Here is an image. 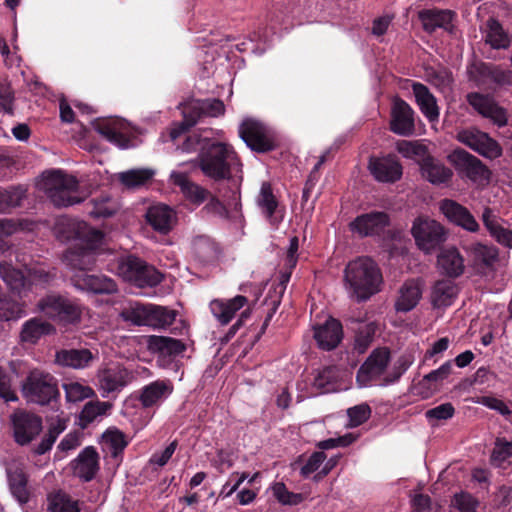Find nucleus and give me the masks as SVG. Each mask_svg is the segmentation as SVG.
<instances>
[{
  "instance_id": "f257e3e1",
  "label": "nucleus",
  "mask_w": 512,
  "mask_h": 512,
  "mask_svg": "<svg viewBox=\"0 0 512 512\" xmlns=\"http://www.w3.org/2000/svg\"><path fill=\"white\" fill-rule=\"evenodd\" d=\"M55 233L61 241H75L76 244L64 254L65 264L76 273H86L96 264L97 248L103 235L86 222L69 218L57 221Z\"/></svg>"
},
{
  "instance_id": "f03ea898",
  "label": "nucleus",
  "mask_w": 512,
  "mask_h": 512,
  "mask_svg": "<svg viewBox=\"0 0 512 512\" xmlns=\"http://www.w3.org/2000/svg\"><path fill=\"white\" fill-rule=\"evenodd\" d=\"M199 146L197 162L202 173L215 181L231 177V169L237 163V156L232 146L209 139H200L197 135L187 138L184 151H191Z\"/></svg>"
},
{
  "instance_id": "7ed1b4c3",
  "label": "nucleus",
  "mask_w": 512,
  "mask_h": 512,
  "mask_svg": "<svg viewBox=\"0 0 512 512\" xmlns=\"http://www.w3.org/2000/svg\"><path fill=\"white\" fill-rule=\"evenodd\" d=\"M344 284L350 297L362 302L381 291L383 276L371 258L358 257L347 264Z\"/></svg>"
},
{
  "instance_id": "20e7f679",
  "label": "nucleus",
  "mask_w": 512,
  "mask_h": 512,
  "mask_svg": "<svg viewBox=\"0 0 512 512\" xmlns=\"http://www.w3.org/2000/svg\"><path fill=\"white\" fill-rule=\"evenodd\" d=\"M38 187L56 207H67L83 201L78 195L77 178L61 170L43 173Z\"/></svg>"
},
{
  "instance_id": "39448f33",
  "label": "nucleus",
  "mask_w": 512,
  "mask_h": 512,
  "mask_svg": "<svg viewBox=\"0 0 512 512\" xmlns=\"http://www.w3.org/2000/svg\"><path fill=\"white\" fill-rule=\"evenodd\" d=\"M35 311L63 325L77 324L82 316V307L79 303L57 293H49L39 299Z\"/></svg>"
},
{
  "instance_id": "423d86ee",
  "label": "nucleus",
  "mask_w": 512,
  "mask_h": 512,
  "mask_svg": "<svg viewBox=\"0 0 512 512\" xmlns=\"http://www.w3.org/2000/svg\"><path fill=\"white\" fill-rule=\"evenodd\" d=\"M21 391L28 402L38 405H47L60 395L57 379L40 369L29 372L22 383Z\"/></svg>"
},
{
  "instance_id": "0eeeda50",
  "label": "nucleus",
  "mask_w": 512,
  "mask_h": 512,
  "mask_svg": "<svg viewBox=\"0 0 512 512\" xmlns=\"http://www.w3.org/2000/svg\"><path fill=\"white\" fill-rule=\"evenodd\" d=\"M118 274L124 280L141 288L157 286L163 279V275L157 269L134 255L119 260Z\"/></svg>"
},
{
  "instance_id": "6e6552de",
  "label": "nucleus",
  "mask_w": 512,
  "mask_h": 512,
  "mask_svg": "<svg viewBox=\"0 0 512 512\" xmlns=\"http://www.w3.org/2000/svg\"><path fill=\"white\" fill-rule=\"evenodd\" d=\"M225 107L218 99L193 100L183 105V121L170 132L173 140L194 126L201 116L217 117L224 113Z\"/></svg>"
},
{
  "instance_id": "1a4fd4ad",
  "label": "nucleus",
  "mask_w": 512,
  "mask_h": 512,
  "mask_svg": "<svg viewBox=\"0 0 512 512\" xmlns=\"http://www.w3.org/2000/svg\"><path fill=\"white\" fill-rule=\"evenodd\" d=\"M123 314L126 320L135 325L152 328H166L174 322L176 317L174 310L152 304L135 305Z\"/></svg>"
},
{
  "instance_id": "9d476101",
  "label": "nucleus",
  "mask_w": 512,
  "mask_h": 512,
  "mask_svg": "<svg viewBox=\"0 0 512 512\" xmlns=\"http://www.w3.org/2000/svg\"><path fill=\"white\" fill-rule=\"evenodd\" d=\"M411 233L417 247L429 254L440 247L446 240L444 227L434 219L418 217L414 220Z\"/></svg>"
},
{
  "instance_id": "9b49d317",
  "label": "nucleus",
  "mask_w": 512,
  "mask_h": 512,
  "mask_svg": "<svg viewBox=\"0 0 512 512\" xmlns=\"http://www.w3.org/2000/svg\"><path fill=\"white\" fill-rule=\"evenodd\" d=\"M239 134L247 146L257 152H267L276 146L274 132L257 120L243 121L239 128Z\"/></svg>"
},
{
  "instance_id": "f8f14e48",
  "label": "nucleus",
  "mask_w": 512,
  "mask_h": 512,
  "mask_svg": "<svg viewBox=\"0 0 512 512\" xmlns=\"http://www.w3.org/2000/svg\"><path fill=\"white\" fill-rule=\"evenodd\" d=\"M11 424L14 440L21 446L30 444L43 429L41 417L25 410L15 411L11 415Z\"/></svg>"
},
{
  "instance_id": "ddd939ff",
  "label": "nucleus",
  "mask_w": 512,
  "mask_h": 512,
  "mask_svg": "<svg viewBox=\"0 0 512 512\" xmlns=\"http://www.w3.org/2000/svg\"><path fill=\"white\" fill-rule=\"evenodd\" d=\"M390 362V351L387 348L375 349L361 365L357 373L360 387H368L380 380Z\"/></svg>"
},
{
  "instance_id": "4468645a",
  "label": "nucleus",
  "mask_w": 512,
  "mask_h": 512,
  "mask_svg": "<svg viewBox=\"0 0 512 512\" xmlns=\"http://www.w3.org/2000/svg\"><path fill=\"white\" fill-rule=\"evenodd\" d=\"M457 140L480 155L493 159L501 155L500 145L487 133L476 128H467L457 133Z\"/></svg>"
},
{
  "instance_id": "2eb2a0df",
  "label": "nucleus",
  "mask_w": 512,
  "mask_h": 512,
  "mask_svg": "<svg viewBox=\"0 0 512 512\" xmlns=\"http://www.w3.org/2000/svg\"><path fill=\"white\" fill-rule=\"evenodd\" d=\"M456 170L475 183H483L489 178V171L475 156L465 150H455L449 155Z\"/></svg>"
},
{
  "instance_id": "dca6fc26",
  "label": "nucleus",
  "mask_w": 512,
  "mask_h": 512,
  "mask_svg": "<svg viewBox=\"0 0 512 512\" xmlns=\"http://www.w3.org/2000/svg\"><path fill=\"white\" fill-rule=\"evenodd\" d=\"M97 378L102 397H108L112 393H119L127 386L133 380V374L118 365L99 370Z\"/></svg>"
},
{
  "instance_id": "f3484780",
  "label": "nucleus",
  "mask_w": 512,
  "mask_h": 512,
  "mask_svg": "<svg viewBox=\"0 0 512 512\" xmlns=\"http://www.w3.org/2000/svg\"><path fill=\"white\" fill-rule=\"evenodd\" d=\"M481 220L490 237L505 248L512 249V225L491 207H484Z\"/></svg>"
},
{
  "instance_id": "a211bd4d",
  "label": "nucleus",
  "mask_w": 512,
  "mask_h": 512,
  "mask_svg": "<svg viewBox=\"0 0 512 512\" xmlns=\"http://www.w3.org/2000/svg\"><path fill=\"white\" fill-rule=\"evenodd\" d=\"M478 86H511L512 71L491 63H480L471 72Z\"/></svg>"
},
{
  "instance_id": "6ab92c4d",
  "label": "nucleus",
  "mask_w": 512,
  "mask_h": 512,
  "mask_svg": "<svg viewBox=\"0 0 512 512\" xmlns=\"http://www.w3.org/2000/svg\"><path fill=\"white\" fill-rule=\"evenodd\" d=\"M73 475L83 482L92 481L100 470V456L93 446L85 447L70 462Z\"/></svg>"
},
{
  "instance_id": "aec40b11",
  "label": "nucleus",
  "mask_w": 512,
  "mask_h": 512,
  "mask_svg": "<svg viewBox=\"0 0 512 512\" xmlns=\"http://www.w3.org/2000/svg\"><path fill=\"white\" fill-rule=\"evenodd\" d=\"M368 169L374 179L382 183H394L400 180L403 174L402 165L391 155L371 158Z\"/></svg>"
},
{
  "instance_id": "412c9836",
  "label": "nucleus",
  "mask_w": 512,
  "mask_h": 512,
  "mask_svg": "<svg viewBox=\"0 0 512 512\" xmlns=\"http://www.w3.org/2000/svg\"><path fill=\"white\" fill-rule=\"evenodd\" d=\"M71 282L76 289L94 294H112L117 291L114 280L102 274L75 273Z\"/></svg>"
},
{
  "instance_id": "4be33fe9",
  "label": "nucleus",
  "mask_w": 512,
  "mask_h": 512,
  "mask_svg": "<svg viewBox=\"0 0 512 512\" xmlns=\"http://www.w3.org/2000/svg\"><path fill=\"white\" fill-rule=\"evenodd\" d=\"M96 131L115 146L126 149L130 147L131 129L122 119L104 120L96 125Z\"/></svg>"
},
{
  "instance_id": "5701e85b",
  "label": "nucleus",
  "mask_w": 512,
  "mask_h": 512,
  "mask_svg": "<svg viewBox=\"0 0 512 512\" xmlns=\"http://www.w3.org/2000/svg\"><path fill=\"white\" fill-rule=\"evenodd\" d=\"M440 211L452 223L461 228L475 233L480 226L471 212L458 202L451 199H444L440 202Z\"/></svg>"
},
{
  "instance_id": "b1692460",
  "label": "nucleus",
  "mask_w": 512,
  "mask_h": 512,
  "mask_svg": "<svg viewBox=\"0 0 512 512\" xmlns=\"http://www.w3.org/2000/svg\"><path fill=\"white\" fill-rule=\"evenodd\" d=\"M256 203L270 225L277 228L284 218V212L279 208L278 200L273 194L269 182H263L261 184Z\"/></svg>"
},
{
  "instance_id": "393cba45",
  "label": "nucleus",
  "mask_w": 512,
  "mask_h": 512,
  "mask_svg": "<svg viewBox=\"0 0 512 512\" xmlns=\"http://www.w3.org/2000/svg\"><path fill=\"white\" fill-rule=\"evenodd\" d=\"M9 490L16 501L24 505L29 502L28 477L22 464L12 461L6 466Z\"/></svg>"
},
{
  "instance_id": "a878e982",
  "label": "nucleus",
  "mask_w": 512,
  "mask_h": 512,
  "mask_svg": "<svg viewBox=\"0 0 512 512\" xmlns=\"http://www.w3.org/2000/svg\"><path fill=\"white\" fill-rule=\"evenodd\" d=\"M146 222L159 234H168L177 222L176 212L165 204L150 206L145 214Z\"/></svg>"
},
{
  "instance_id": "bb28decb",
  "label": "nucleus",
  "mask_w": 512,
  "mask_h": 512,
  "mask_svg": "<svg viewBox=\"0 0 512 512\" xmlns=\"http://www.w3.org/2000/svg\"><path fill=\"white\" fill-rule=\"evenodd\" d=\"M391 130L401 136H409L414 132V111L402 99H395L391 110Z\"/></svg>"
},
{
  "instance_id": "cd10ccee",
  "label": "nucleus",
  "mask_w": 512,
  "mask_h": 512,
  "mask_svg": "<svg viewBox=\"0 0 512 512\" xmlns=\"http://www.w3.org/2000/svg\"><path fill=\"white\" fill-rule=\"evenodd\" d=\"M423 281L419 278L406 280L398 291L394 307L397 312L413 310L422 298Z\"/></svg>"
},
{
  "instance_id": "c85d7f7f",
  "label": "nucleus",
  "mask_w": 512,
  "mask_h": 512,
  "mask_svg": "<svg viewBox=\"0 0 512 512\" xmlns=\"http://www.w3.org/2000/svg\"><path fill=\"white\" fill-rule=\"evenodd\" d=\"M455 13L451 10L428 9L419 13V19L425 31L432 33L440 28L452 34L454 32Z\"/></svg>"
},
{
  "instance_id": "c756f323",
  "label": "nucleus",
  "mask_w": 512,
  "mask_h": 512,
  "mask_svg": "<svg viewBox=\"0 0 512 512\" xmlns=\"http://www.w3.org/2000/svg\"><path fill=\"white\" fill-rule=\"evenodd\" d=\"M389 223L385 212L374 211L358 216L350 224L351 231L360 236H370L381 232Z\"/></svg>"
},
{
  "instance_id": "7c9ffc66",
  "label": "nucleus",
  "mask_w": 512,
  "mask_h": 512,
  "mask_svg": "<svg viewBox=\"0 0 512 512\" xmlns=\"http://www.w3.org/2000/svg\"><path fill=\"white\" fill-rule=\"evenodd\" d=\"M170 179L175 186L179 187L186 200L195 205H201L210 196L207 189L192 182L184 172L173 171L170 175Z\"/></svg>"
},
{
  "instance_id": "2f4dec72",
  "label": "nucleus",
  "mask_w": 512,
  "mask_h": 512,
  "mask_svg": "<svg viewBox=\"0 0 512 512\" xmlns=\"http://www.w3.org/2000/svg\"><path fill=\"white\" fill-rule=\"evenodd\" d=\"M314 338L323 350L334 349L342 339L341 323L329 317L321 325L314 327Z\"/></svg>"
},
{
  "instance_id": "473e14b6",
  "label": "nucleus",
  "mask_w": 512,
  "mask_h": 512,
  "mask_svg": "<svg viewBox=\"0 0 512 512\" xmlns=\"http://www.w3.org/2000/svg\"><path fill=\"white\" fill-rule=\"evenodd\" d=\"M467 101L484 117L494 120L499 125H504L506 123L504 110L496 104L492 97L474 92L467 95Z\"/></svg>"
},
{
  "instance_id": "72a5a7b5",
  "label": "nucleus",
  "mask_w": 512,
  "mask_h": 512,
  "mask_svg": "<svg viewBox=\"0 0 512 512\" xmlns=\"http://www.w3.org/2000/svg\"><path fill=\"white\" fill-rule=\"evenodd\" d=\"M98 358L89 349H62L55 354V363L73 369H85Z\"/></svg>"
},
{
  "instance_id": "f704fd0d",
  "label": "nucleus",
  "mask_w": 512,
  "mask_h": 512,
  "mask_svg": "<svg viewBox=\"0 0 512 512\" xmlns=\"http://www.w3.org/2000/svg\"><path fill=\"white\" fill-rule=\"evenodd\" d=\"M248 303L245 296L237 295L229 300L216 299L210 303L214 317L222 324H228L235 314Z\"/></svg>"
},
{
  "instance_id": "c9c22d12",
  "label": "nucleus",
  "mask_w": 512,
  "mask_h": 512,
  "mask_svg": "<svg viewBox=\"0 0 512 512\" xmlns=\"http://www.w3.org/2000/svg\"><path fill=\"white\" fill-rule=\"evenodd\" d=\"M458 292V286L452 280H439L431 288V304L436 309H445L453 304Z\"/></svg>"
},
{
  "instance_id": "e433bc0d",
  "label": "nucleus",
  "mask_w": 512,
  "mask_h": 512,
  "mask_svg": "<svg viewBox=\"0 0 512 512\" xmlns=\"http://www.w3.org/2000/svg\"><path fill=\"white\" fill-rule=\"evenodd\" d=\"M173 391V385L169 380H156L141 390L139 400L143 407L150 408L160 404Z\"/></svg>"
},
{
  "instance_id": "4c0bfd02",
  "label": "nucleus",
  "mask_w": 512,
  "mask_h": 512,
  "mask_svg": "<svg viewBox=\"0 0 512 512\" xmlns=\"http://www.w3.org/2000/svg\"><path fill=\"white\" fill-rule=\"evenodd\" d=\"M412 91L415 101L423 115L430 122L437 121L439 118V107L434 95L424 84L419 82L412 83Z\"/></svg>"
},
{
  "instance_id": "58836bf2",
  "label": "nucleus",
  "mask_w": 512,
  "mask_h": 512,
  "mask_svg": "<svg viewBox=\"0 0 512 512\" xmlns=\"http://www.w3.org/2000/svg\"><path fill=\"white\" fill-rule=\"evenodd\" d=\"M148 350L158 354L160 357H175L182 354L186 346L175 338L165 336H149L147 339Z\"/></svg>"
},
{
  "instance_id": "ea45409f",
  "label": "nucleus",
  "mask_w": 512,
  "mask_h": 512,
  "mask_svg": "<svg viewBox=\"0 0 512 512\" xmlns=\"http://www.w3.org/2000/svg\"><path fill=\"white\" fill-rule=\"evenodd\" d=\"M56 332L55 327L38 317H33L22 325L20 340L24 343L36 344L41 337L52 335Z\"/></svg>"
},
{
  "instance_id": "a19ab883",
  "label": "nucleus",
  "mask_w": 512,
  "mask_h": 512,
  "mask_svg": "<svg viewBox=\"0 0 512 512\" xmlns=\"http://www.w3.org/2000/svg\"><path fill=\"white\" fill-rule=\"evenodd\" d=\"M423 178L434 185L445 184L450 181L453 172L433 157H425L420 163Z\"/></svg>"
},
{
  "instance_id": "79ce46f5",
  "label": "nucleus",
  "mask_w": 512,
  "mask_h": 512,
  "mask_svg": "<svg viewBox=\"0 0 512 512\" xmlns=\"http://www.w3.org/2000/svg\"><path fill=\"white\" fill-rule=\"evenodd\" d=\"M439 269L450 277H458L464 271V259L460 252L450 247L444 249L437 259Z\"/></svg>"
},
{
  "instance_id": "37998d69",
  "label": "nucleus",
  "mask_w": 512,
  "mask_h": 512,
  "mask_svg": "<svg viewBox=\"0 0 512 512\" xmlns=\"http://www.w3.org/2000/svg\"><path fill=\"white\" fill-rule=\"evenodd\" d=\"M0 276L7 287L19 296L28 292L27 278L22 271L14 268L10 263H0Z\"/></svg>"
},
{
  "instance_id": "c03bdc74",
  "label": "nucleus",
  "mask_w": 512,
  "mask_h": 512,
  "mask_svg": "<svg viewBox=\"0 0 512 512\" xmlns=\"http://www.w3.org/2000/svg\"><path fill=\"white\" fill-rule=\"evenodd\" d=\"M28 291L32 286L42 289L49 286L56 278L54 270H48L44 264H32L26 267Z\"/></svg>"
},
{
  "instance_id": "a18cd8bd",
  "label": "nucleus",
  "mask_w": 512,
  "mask_h": 512,
  "mask_svg": "<svg viewBox=\"0 0 512 512\" xmlns=\"http://www.w3.org/2000/svg\"><path fill=\"white\" fill-rule=\"evenodd\" d=\"M127 444L125 434L118 429H108L102 435L103 450L115 458L122 453Z\"/></svg>"
},
{
  "instance_id": "49530a36",
  "label": "nucleus",
  "mask_w": 512,
  "mask_h": 512,
  "mask_svg": "<svg viewBox=\"0 0 512 512\" xmlns=\"http://www.w3.org/2000/svg\"><path fill=\"white\" fill-rule=\"evenodd\" d=\"M485 41L494 49H506L510 44L507 33L495 19H489L486 23Z\"/></svg>"
},
{
  "instance_id": "de8ad7c7",
  "label": "nucleus",
  "mask_w": 512,
  "mask_h": 512,
  "mask_svg": "<svg viewBox=\"0 0 512 512\" xmlns=\"http://www.w3.org/2000/svg\"><path fill=\"white\" fill-rule=\"evenodd\" d=\"M47 510L49 512H79L80 508L77 500L62 491H57L47 496Z\"/></svg>"
},
{
  "instance_id": "09e8293b",
  "label": "nucleus",
  "mask_w": 512,
  "mask_h": 512,
  "mask_svg": "<svg viewBox=\"0 0 512 512\" xmlns=\"http://www.w3.org/2000/svg\"><path fill=\"white\" fill-rule=\"evenodd\" d=\"M68 402L76 403L88 399L94 395V390L81 382L67 380L62 385Z\"/></svg>"
},
{
  "instance_id": "8fccbe9b",
  "label": "nucleus",
  "mask_w": 512,
  "mask_h": 512,
  "mask_svg": "<svg viewBox=\"0 0 512 512\" xmlns=\"http://www.w3.org/2000/svg\"><path fill=\"white\" fill-rule=\"evenodd\" d=\"M26 196L22 187H11L0 190V213H8L11 209L19 207Z\"/></svg>"
},
{
  "instance_id": "3c124183",
  "label": "nucleus",
  "mask_w": 512,
  "mask_h": 512,
  "mask_svg": "<svg viewBox=\"0 0 512 512\" xmlns=\"http://www.w3.org/2000/svg\"><path fill=\"white\" fill-rule=\"evenodd\" d=\"M153 175V170L141 168L120 172L117 177L127 188H135L144 185Z\"/></svg>"
},
{
  "instance_id": "603ef678",
  "label": "nucleus",
  "mask_w": 512,
  "mask_h": 512,
  "mask_svg": "<svg viewBox=\"0 0 512 512\" xmlns=\"http://www.w3.org/2000/svg\"><path fill=\"white\" fill-rule=\"evenodd\" d=\"M374 334H375V324L374 323L359 322L358 327L356 329L354 350L358 354H363L364 352H366V350L372 343Z\"/></svg>"
},
{
  "instance_id": "864d4df0",
  "label": "nucleus",
  "mask_w": 512,
  "mask_h": 512,
  "mask_svg": "<svg viewBox=\"0 0 512 512\" xmlns=\"http://www.w3.org/2000/svg\"><path fill=\"white\" fill-rule=\"evenodd\" d=\"M92 208L89 214L95 218L112 216L118 210V203L108 195L90 201Z\"/></svg>"
},
{
  "instance_id": "5fc2aeb1",
  "label": "nucleus",
  "mask_w": 512,
  "mask_h": 512,
  "mask_svg": "<svg viewBox=\"0 0 512 512\" xmlns=\"http://www.w3.org/2000/svg\"><path fill=\"white\" fill-rule=\"evenodd\" d=\"M112 404L104 401H91L85 404L80 418L86 423H91L98 417L104 416L111 409Z\"/></svg>"
},
{
  "instance_id": "6e6d98bb",
  "label": "nucleus",
  "mask_w": 512,
  "mask_h": 512,
  "mask_svg": "<svg viewBox=\"0 0 512 512\" xmlns=\"http://www.w3.org/2000/svg\"><path fill=\"white\" fill-rule=\"evenodd\" d=\"M270 490L272 491L273 496L282 505H297L304 500L302 494L289 491L282 482L272 484Z\"/></svg>"
},
{
  "instance_id": "4d7b16f0",
  "label": "nucleus",
  "mask_w": 512,
  "mask_h": 512,
  "mask_svg": "<svg viewBox=\"0 0 512 512\" xmlns=\"http://www.w3.org/2000/svg\"><path fill=\"white\" fill-rule=\"evenodd\" d=\"M471 252L476 260L481 261L486 266L493 265L499 255V250L496 246L482 243L473 244Z\"/></svg>"
},
{
  "instance_id": "13d9d810",
  "label": "nucleus",
  "mask_w": 512,
  "mask_h": 512,
  "mask_svg": "<svg viewBox=\"0 0 512 512\" xmlns=\"http://www.w3.org/2000/svg\"><path fill=\"white\" fill-rule=\"evenodd\" d=\"M452 367L451 361L445 362L438 369H435L425 375L421 384L427 385L430 390H436L438 386L451 374Z\"/></svg>"
},
{
  "instance_id": "bf43d9fd",
  "label": "nucleus",
  "mask_w": 512,
  "mask_h": 512,
  "mask_svg": "<svg viewBox=\"0 0 512 512\" xmlns=\"http://www.w3.org/2000/svg\"><path fill=\"white\" fill-rule=\"evenodd\" d=\"M24 315L23 307L5 295H0V321L17 320Z\"/></svg>"
},
{
  "instance_id": "052dcab7",
  "label": "nucleus",
  "mask_w": 512,
  "mask_h": 512,
  "mask_svg": "<svg viewBox=\"0 0 512 512\" xmlns=\"http://www.w3.org/2000/svg\"><path fill=\"white\" fill-rule=\"evenodd\" d=\"M191 245L194 255L201 261H205L214 255L215 245L208 236L198 235L194 237Z\"/></svg>"
},
{
  "instance_id": "680f3d73",
  "label": "nucleus",
  "mask_w": 512,
  "mask_h": 512,
  "mask_svg": "<svg viewBox=\"0 0 512 512\" xmlns=\"http://www.w3.org/2000/svg\"><path fill=\"white\" fill-rule=\"evenodd\" d=\"M510 457H512V440L497 439L491 455L492 463L500 467Z\"/></svg>"
},
{
  "instance_id": "e2e57ef3",
  "label": "nucleus",
  "mask_w": 512,
  "mask_h": 512,
  "mask_svg": "<svg viewBox=\"0 0 512 512\" xmlns=\"http://www.w3.org/2000/svg\"><path fill=\"white\" fill-rule=\"evenodd\" d=\"M477 502L467 493L456 494L452 500L450 512H476Z\"/></svg>"
},
{
  "instance_id": "0e129e2a",
  "label": "nucleus",
  "mask_w": 512,
  "mask_h": 512,
  "mask_svg": "<svg viewBox=\"0 0 512 512\" xmlns=\"http://www.w3.org/2000/svg\"><path fill=\"white\" fill-rule=\"evenodd\" d=\"M349 426L357 427L363 424L371 415V409L367 404H360L347 410Z\"/></svg>"
},
{
  "instance_id": "69168bd1",
  "label": "nucleus",
  "mask_w": 512,
  "mask_h": 512,
  "mask_svg": "<svg viewBox=\"0 0 512 512\" xmlns=\"http://www.w3.org/2000/svg\"><path fill=\"white\" fill-rule=\"evenodd\" d=\"M397 151L405 158H413L416 156H424L426 147L417 142L401 140L396 145Z\"/></svg>"
},
{
  "instance_id": "338daca9",
  "label": "nucleus",
  "mask_w": 512,
  "mask_h": 512,
  "mask_svg": "<svg viewBox=\"0 0 512 512\" xmlns=\"http://www.w3.org/2000/svg\"><path fill=\"white\" fill-rule=\"evenodd\" d=\"M455 408L451 403H443L425 412V416L429 421L447 420L453 417Z\"/></svg>"
},
{
  "instance_id": "774afa93",
  "label": "nucleus",
  "mask_w": 512,
  "mask_h": 512,
  "mask_svg": "<svg viewBox=\"0 0 512 512\" xmlns=\"http://www.w3.org/2000/svg\"><path fill=\"white\" fill-rule=\"evenodd\" d=\"M326 455L323 451L314 452L302 466L300 473L303 477H308L312 473L316 472L320 466L324 463Z\"/></svg>"
}]
</instances>
